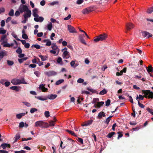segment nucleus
Returning a JSON list of instances; mask_svg holds the SVG:
<instances>
[{
	"mask_svg": "<svg viewBox=\"0 0 153 153\" xmlns=\"http://www.w3.org/2000/svg\"><path fill=\"white\" fill-rule=\"evenodd\" d=\"M107 38V34L105 33H103L95 37L94 38V41L95 42H97L99 41L105 40Z\"/></svg>",
	"mask_w": 153,
	"mask_h": 153,
	"instance_id": "f257e3e1",
	"label": "nucleus"
},
{
	"mask_svg": "<svg viewBox=\"0 0 153 153\" xmlns=\"http://www.w3.org/2000/svg\"><path fill=\"white\" fill-rule=\"evenodd\" d=\"M11 82L14 85H18L20 84H26L24 79H13L11 81Z\"/></svg>",
	"mask_w": 153,
	"mask_h": 153,
	"instance_id": "f03ea898",
	"label": "nucleus"
},
{
	"mask_svg": "<svg viewBox=\"0 0 153 153\" xmlns=\"http://www.w3.org/2000/svg\"><path fill=\"white\" fill-rule=\"evenodd\" d=\"M142 92L144 94V97L146 98L153 99V92L149 90H143Z\"/></svg>",
	"mask_w": 153,
	"mask_h": 153,
	"instance_id": "7ed1b4c3",
	"label": "nucleus"
},
{
	"mask_svg": "<svg viewBox=\"0 0 153 153\" xmlns=\"http://www.w3.org/2000/svg\"><path fill=\"white\" fill-rule=\"evenodd\" d=\"M19 10L21 13L30 10L27 6L23 4L20 5Z\"/></svg>",
	"mask_w": 153,
	"mask_h": 153,
	"instance_id": "20e7f679",
	"label": "nucleus"
},
{
	"mask_svg": "<svg viewBox=\"0 0 153 153\" xmlns=\"http://www.w3.org/2000/svg\"><path fill=\"white\" fill-rule=\"evenodd\" d=\"M45 74L48 77L54 76L57 75V73L53 71H49L45 72Z\"/></svg>",
	"mask_w": 153,
	"mask_h": 153,
	"instance_id": "39448f33",
	"label": "nucleus"
},
{
	"mask_svg": "<svg viewBox=\"0 0 153 153\" xmlns=\"http://www.w3.org/2000/svg\"><path fill=\"white\" fill-rule=\"evenodd\" d=\"M49 126V124L42 121H39V127L41 128H48Z\"/></svg>",
	"mask_w": 153,
	"mask_h": 153,
	"instance_id": "423d86ee",
	"label": "nucleus"
},
{
	"mask_svg": "<svg viewBox=\"0 0 153 153\" xmlns=\"http://www.w3.org/2000/svg\"><path fill=\"white\" fill-rule=\"evenodd\" d=\"M68 29L69 32L71 33H76V29L72 26L70 25H68Z\"/></svg>",
	"mask_w": 153,
	"mask_h": 153,
	"instance_id": "0eeeda50",
	"label": "nucleus"
},
{
	"mask_svg": "<svg viewBox=\"0 0 153 153\" xmlns=\"http://www.w3.org/2000/svg\"><path fill=\"white\" fill-rule=\"evenodd\" d=\"M92 11V8L91 7H89L83 9L82 11V13L84 14H86L88 13L89 12Z\"/></svg>",
	"mask_w": 153,
	"mask_h": 153,
	"instance_id": "6e6552de",
	"label": "nucleus"
},
{
	"mask_svg": "<svg viewBox=\"0 0 153 153\" xmlns=\"http://www.w3.org/2000/svg\"><path fill=\"white\" fill-rule=\"evenodd\" d=\"M7 36L6 35H4L1 37L0 42H1V44L2 45L3 44L7 42V39H6Z\"/></svg>",
	"mask_w": 153,
	"mask_h": 153,
	"instance_id": "1a4fd4ad",
	"label": "nucleus"
},
{
	"mask_svg": "<svg viewBox=\"0 0 153 153\" xmlns=\"http://www.w3.org/2000/svg\"><path fill=\"white\" fill-rule=\"evenodd\" d=\"M142 35L144 37H146L147 36L148 38H149L150 37H152V34H151L149 32H147L146 31H144L142 32Z\"/></svg>",
	"mask_w": 153,
	"mask_h": 153,
	"instance_id": "9d476101",
	"label": "nucleus"
},
{
	"mask_svg": "<svg viewBox=\"0 0 153 153\" xmlns=\"http://www.w3.org/2000/svg\"><path fill=\"white\" fill-rule=\"evenodd\" d=\"M126 27L127 30H129L134 27V25L131 23H127Z\"/></svg>",
	"mask_w": 153,
	"mask_h": 153,
	"instance_id": "9b49d317",
	"label": "nucleus"
},
{
	"mask_svg": "<svg viewBox=\"0 0 153 153\" xmlns=\"http://www.w3.org/2000/svg\"><path fill=\"white\" fill-rule=\"evenodd\" d=\"M64 59H68L70 57L69 53L67 51H64L62 55Z\"/></svg>",
	"mask_w": 153,
	"mask_h": 153,
	"instance_id": "f8f14e48",
	"label": "nucleus"
},
{
	"mask_svg": "<svg viewBox=\"0 0 153 153\" xmlns=\"http://www.w3.org/2000/svg\"><path fill=\"white\" fill-rule=\"evenodd\" d=\"M84 35H82L79 36V39L81 42L85 45H87V43L85 42V41L84 39Z\"/></svg>",
	"mask_w": 153,
	"mask_h": 153,
	"instance_id": "ddd939ff",
	"label": "nucleus"
},
{
	"mask_svg": "<svg viewBox=\"0 0 153 153\" xmlns=\"http://www.w3.org/2000/svg\"><path fill=\"white\" fill-rule=\"evenodd\" d=\"M39 89L41 90L42 91L44 92H46L48 90V88H45L44 85L43 84L40 85Z\"/></svg>",
	"mask_w": 153,
	"mask_h": 153,
	"instance_id": "4468645a",
	"label": "nucleus"
},
{
	"mask_svg": "<svg viewBox=\"0 0 153 153\" xmlns=\"http://www.w3.org/2000/svg\"><path fill=\"white\" fill-rule=\"evenodd\" d=\"M26 12L27 13H25L24 15V16L25 19H27L28 17H30L31 14V11L30 10Z\"/></svg>",
	"mask_w": 153,
	"mask_h": 153,
	"instance_id": "2eb2a0df",
	"label": "nucleus"
},
{
	"mask_svg": "<svg viewBox=\"0 0 153 153\" xmlns=\"http://www.w3.org/2000/svg\"><path fill=\"white\" fill-rule=\"evenodd\" d=\"M105 113L103 111H101L100 112L98 116H97V118L98 119H100L102 117H105Z\"/></svg>",
	"mask_w": 153,
	"mask_h": 153,
	"instance_id": "dca6fc26",
	"label": "nucleus"
},
{
	"mask_svg": "<svg viewBox=\"0 0 153 153\" xmlns=\"http://www.w3.org/2000/svg\"><path fill=\"white\" fill-rule=\"evenodd\" d=\"M1 147L3 149H6V148H10V144H8L6 143H2L1 145Z\"/></svg>",
	"mask_w": 153,
	"mask_h": 153,
	"instance_id": "f3484780",
	"label": "nucleus"
},
{
	"mask_svg": "<svg viewBox=\"0 0 153 153\" xmlns=\"http://www.w3.org/2000/svg\"><path fill=\"white\" fill-rule=\"evenodd\" d=\"M57 95L56 94H51L47 96L48 99L53 100L56 97Z\"/></svg>",
	"mask_w": 153,
	"mask_h": 153,
	"instance_id": "a211bd4d",
	"label": "nucleus"
},
{
	"mask_svg": "<svg viewBox=\"0 0 153 153\" xmlns=\"http://www.w3.org/2000/svg\"><path fill=\"white\" fill-rule=\"evenodd\" d=\"M146 68L147 71L149 73H153V68L152 66V65H150L148 66L147 67H146Z\"/></svg>",
	"mask_w": 153,
	"mask_h": 153,
	"instance_id": "6ab92c4d",
	"label": "nucleus"
},
{
	"mask_svg": "<svg viewBox=\"0 0 153 153\" xmlns=\"http://www.w3.org/2000/svg\"><path fill=\"white\" fill-rule=\"evenodd\" d=\"M7 52L5 51H1L0 52V56L2 58L4 56L7 55Z\"/></svg>",
	"mask_w": 153,
	"mask_h": 153,
	"instance_id": "aec40b11",
	"label": "nucleus"
},
{
	"mask_svg": "<svg viewBox=\"0 0 153 153\" xmlns=\"http://www.w3.org/2000/svg\"><path fill=\"white\" fill-rule=\"evenodd\" d=\"M56 121V118L54 117L53 119V120H51L49 122V126H54L55 125V122Z\"/></svg>",
	"mask_w": 153,
	"mask_h": 153,
	"instance_id": "412c9836",
	"label": "nucleus"
},
{
	"mask_svg": "<svg viewBox=\"0 0 153 153\" xmlns=\"http://www.w3.org/2000/svg\"><path fill=\"white\" fill-rule=\"evenodd\" d=\"M43 42H46V45L47 46H50L51 45V42L50 40V39H45L43 40Z\"/></svg>",
	"mask_w": 153,
	"mask_h": 153,
	"instance_id": "4be33fe9",
	"label": "nucleus"
},
{
	"mask_svg": "<svg viewBox=\"0 0 153 153\" xmlns=\"http://www.w3.org/2000/svg\"><path fill=\"white\" fill-rule=\"evenodd\" d=\"M47 96H39V100L44 101L48 99Z\"/></svg>",
	"mask_w": 153,
	"mask_h": 153,
	"instance_id": "5701e85b",
	"label": "nucleus"
},
{
	"mask_svg": "<svg viewBox=\"0 0 153 153\" xmlns=\"http://www.w3.org/2000/svg\"><path fill=\"white\" fill-rule=\"evenodd\" d=\"M37 12V9L36 8H35L33 10V15L35 17H36L38 16V15L36 13Z\"/></svg>",
	"mask_w": 153,
	"mask_h": 153,
	"instance_id": "b1692460",
	"label": "nucleus"
},
{
	"mask_svg": "<svg viewBox=\"0 0 153 153\" xmlns=\"http://www.w3.org/2000/svg\"><path fill=\"white\" fill-rule=\"evenodd\" d=\"M65 131L67 132H68L69 134H71V135L75 137L76 136L75 134L73 131L69 130L68 129H66Z\"/></svg>",
	"mask_w": 153,
	"mask_h": 153,
	"instance_id": "393cba45",
	"label": "nucleus"
},
{
	"mask_svg": "<svg viewBox=\"0 0 153 153\" xmlns=\"http://www.w3.org/2000/svg\"><path fill=\"white\" fill-rule=\"evenodd\" d=\"M20 138V136L19 134H17L15 136V137H14V142H16Z\"/></svg>",
	"mask_w": 153,
	"mask_h": 153,
	"instance_id": "a878e982",
	"label": "nucleus"
},
{
	"mask_svg": "<svg viewBox=\"0 0 153 153\" xmlns=\"http://www.w3.org/2000/svg\"><path fill=\"white\" fill-rule=\"evenodd\" d=\"M25 114V113H21L20 114H19L16 115V117L17 118L20 119L22 117L24 116Z\"/></svg>",
	"mask_w": 153,
	"mask_h": 153,
	"instance_id": "bb28decb",
	"label": "nucleus"
},
{
	"mask_svg": "<svg viewBox=\"0 0 153 153\" xmlns=\"http://www.w3.org/2000/svg\"><path fill=\"white\" fill-rule=\"evenodd\" d=\"M113 115L110 116L108 117L105 121V123L108 124L111 120V118L113 117Z\"/></svg>",
	"mask_w": 153,
	"mask_h": 153,
	"instance_id": "cd10ccee",
	"label": "nucleus"
},
{
	"mask_svg": "<svg viewBox=\"0 0 153 153\" xmlns=\"http://www.w3.org/2000/svg\"><path fill=\"white\" fill-rule=\"evenodd\" d=\"M107 93V91L104 88L103 90L100 91L99 94L101 95H103L106 94Z\"/></svg>",
	"mask_w": 153,
	"mask_h": 153,
	"instance_id": "c85d7f7f",
	"label": "nucleus"
},
{
	"mask_svg": "<svg viewBox=\"0 0 153 153\" xmlns=\"http://www.w3.org/2000/svg\"><path fill=\"white\" fill-rule=\"evenodd\" d=\"M104 102L103 101L99 102H97V106L98 108H100L101 106H102L104 104Z\"/></svg>",
	"mask_w": 153,
	"mask_h": 153,
	"instance_id": "c756f323",
	"label": "nucleus"
},
{
	"mask_svg": "<svg viewBox=\"0 0 153 153\" xmlns=\"http://www.w3.org/2000/svg\"><path fill=\"white\" fill-rule=\"evenodd\" d=\"M3 46L4 47H8L9 48H10V47H11V46H13V45L14 44L13 43H11L10 44H9L8 43H6L5 44H3Z\"/></svg>",
	"mask_w": 153,
	"mask_h": 153,
	"instance_id": "7c9ffc66",
	"label": "nucleus"
},
{
	"mask_svg": "<svg viewBox=\"0 0 153 153\" xmlns=\"http://www.w3.org/2000/svg\"><path fill=\"white\" fill-rule=\"evenodd\" d=\"M6 32V30H4L2 27H0V34H4Z\"/></svg>",
	"mask_w": 153,
	"mask_h": 153,
	"instance_id": "2f4dec72",
	"label": "nucleus"
},
{
	"mask_svg": "<svg viewBox=\"0 0 153 153\" xmlns=\"http://www.w3.org/2000/svg\"><path fill=\"white\" fill-rule=\"evenodd\" d=\"M51 48L53 50H56L58 49V47L56 46L55 44L53 43L52 45Z\"/></svg>",
	"mask_w": 153,
	"mask_h": 153,
	"instance_id": "473e14b6",
	"label": "nucleus"
},
{
	"mask_svg": "<svg viewBox=\"0 0 153 153\" xmlns=\"http://www.w3.org/2000/svg\"><path fill=\"white\" fill-rule=\"evenodd\" d=\"M115 134L114 132H111L108 133L107 137L108 138H111Z\"/></svg>",
	"mask_w": 153,
	"mask_h": 153,
	"instance_id": "72a5a7b5",
	"label": "nucleus"
},
{
	"mask_svg": "<svg viewBox=\"0 0 153 153\" xmlns=\"http://www.w3.org/2000/svg\"><path fill=\"white\" fill-rule=\"evenodd\" d=\"M27 57H26L23 58L22 59H19L18 61L20 63H21L22 62H23V61L26 60L27 59Z\"/></svg>",
	"mask_w": 153,
	"mask_h": 153,
	"instance_id": "f704fd0d",
	"label": "nucleus"
},
{
	"mask_svg": "<svg viewBox=\"0 0 153 153\" xmlns=\"http://www.w3.org/2000/svg\"><path fill=\"white\" fill-rule=\"evenodd\" d=\"M7 63L9 66H12L14 64V62L13 61L8 60H7Z\"/></svg>",
	"mask_w": 153,
	"mask_h": 153,
	"instance_id": "c9c22d12",
	"label": "nucleus"
},
{
	"mask_svg": "<svg viewBox=\"0 0 153 153\" xmlns=\"http://www.w3.org/2000/svg\"><path fill=\"white\" fill-rule=\"evenodd\" d=\"M10 88L13 90H15L16 91H19V89L18 87L16 86H14L10 87Z\"/></svg>",
	"mask_w": 153,
	"mask_h": 153,
	"instance_id": "e433bc0d",
	"label": "nucleus"
},
{
	"mask_svg": "<svg viewBox=\"0 0 153 153\" xmlns=\"http://www.w3.org/2000/svg\"><path fill=\"white\" fill-rule=\"evenodd\" d=\"M52 24L51 22H50L49 24L48 25L47 28L50 31L52 29Z\"/></svg>",
	"mask_w": 153,
	"mask_h": 153,
	"instance_id": "4c0bfd02",
	"label": "nucleus"
},
{
	"mask_svg": "<svg viewBox=\"0 0 153 153\" xmlns=\"http://www.w3.org/2000/svg\"><path fill=\"white\" fill-rule=\"evenodd\" d=\"M144 97H145L144 95L143 96L142 95L140 94L139 95V96H138L137 95V96L136 97V100H137L138 99H139V100H143Z\"/></svg>",
	"mask_w": 153,
	"mask_h": 153,
	"instance_id": "58836bf2",
	"label": "nucleus"
},
{
	"mask_svg": "<svg viewBox=\"0 0 153 153\" xmlns=\"http://www.w3.org/2000/svg\"><path fill=\"white\" fill-rule=\"evenodd\" d=\"M64 81V80L63 79H59L55 83V84L56 85H58L62 83Z\"/></svg>",
	"mask_w": 153,
	"mask_h": 153,
	"instance_id": "ea45409f",
	"label": "nucleus"
},
{
	"mask_svg": "<svg viewBox=\"0 0 153 153\" xmlns=\"http://www.w3.org/2000/svg\"><path fill=\"white\" fill-rule=\"evenodd\" d=\"M87 90L89 91L92 92L93 93H96L97 92V91L96 90L93 89L92 88H87Z\"/></svg>",
	"mask_w": 153,
	"mask_h": 153,
	"instance_id": "a19ab883",
	"label": "nucleus"
},
{
	"mask_svg": "<svg viewBox=\"0 0 153 153\" xmlns=\"http://www.w3.org/2000/svg\"><path fill=\"white\" fill-rule=\"evenodd\" d=\"M16 52L18 54H20L22 52V50L20 47H19L16 51Z\"/></svg>",
	"mask_w": 153,
	"mask_h": 153,
	"instance_id": "79ce46f5",
	"label": "nucleus"
},
{
	"mask_svg": "<svg viewBox=\"0 0 153 153\" xmlns=\"http://www.w3.org/2000/svg\"><path fill=\"white\" fill-rule=\"evenodd\" d=\"M77 140L80 143H81L82 144H83V140L82 139L80 138V137H78L77 139Z\"/></svg>",
	"mask_w": 153,
	"mask_h": 153,
	"instance_id": "37998d69",
	"label": "nucleus"
},
{
	"mask_svg": "<svg viewBox=\"0 0 153 153\" xmlns=\"http://www.w3.org/2000/svg\"><path fill=\"white\" fill-rule=\"evenodd\" d=\"M14 10L12 9L9 13L8 15L10 16H13L14 15Z\"/></svg>",
	"mask_w": 153,
	"mask_h": 153,
	"instance_id": "c03bdc74",
	"label": "nucleus"
},
{
	"mask_svg": "<svg viewBox=\"0 0 153 153\" xmlns=\"http://www.w3.org/2000/svg\"><path fill=\"white\" fill-rule=\"evenodd\" d=\"M39 57L41 58V60L42 61H45L46 60V57L45 56L42 55H39Z\"/></svg>",
	"mask_w": 153,
	"mask_h": 153,
	"instance_id": "a18cd8bd",
	"label": "nucleus"
},
{
	"mask_svg": "<svg viewBox=\"0 0 153 153\" xmlns=\"http://www.w3.org/2000/svg\"><path fill=\"white\" fill-rule=\"evenodd\" d=\"M117 134H118V136L117 138V139H119L121 137L123 136L122 132L119 131L117 132Z\"/></svg>",
	"mask_w": 153,
	"mask_h": 153,
	"instance_id": "49530a36",
	"label": "nucleus"
},
{
	"mask_svg": "<svg viewBox=\"0 0 153 153\" xmlns=\"http://www.w3.org/2000/svg\"><path fill=\"white\" fill-rule=\"evenodd\" d=\"M59 2L58 1H55L52 2L51 3H50V4L51 5H53L55 4L58 5L59 4Z\"/></svg>",
	"mask_w": 153,
	"mask_h": 153,
	"instance_id": "de8ad7c7",
	"label": "nucleus"
},
{
	"mask_svg": "<svg viewBox=\"0 0 153 153\" xmlns=\"http://www.w3.org/2000/svg\"><path fill=\"white\" fill-rule=\"evenodd\" d=\"M153 12V8L152 7L149 8L147 11V12L148 13H151Z\"/></svg>",
	"mask_w": 153,
	"mask_h": 153,
	"instance_id": "09e8293b",
	"label": "nucleus"
},
{
	"mask_svg": "<svg viewBox=\"0 0 153 153\" xmlns=\"http://www.w3.org/2000/svg\"><path fill=\"white\" fill-rule=\"evenodd\" d=\"M111 100L110 99H108L105 102V106H108L110 105Z\"/></svg>",
	"mask_w": 153,
	"mask_h": 153,
	"instance_id": "8fccbe9b",
	"label": "nucleus"
},
{
	"mask_svg": "<svg viewBox=\"0 0 153 153\" xmlns=\"http://www.w3.org/2000/svg\"><path fill=\"white\" fill-rule=\"evenodd\" d=\"M45 115L46 117H48L50 116L49 112L48 111H46L45 112Z\"/></svg>",
	"mask_w": 153,
	"mask_h": 153,
	"instance_id": "3c124183",
	"label": "nucleus"
},
{
	"mask_svg": "<svg viewBox=\"0 0 153 153\" xmlns=\"http://www.w3.org/2000/svg\"><path fill=\"white\" fill-rule=\"evenodd\" d=\"M37 109L34 108H31L30 110V112L32 113H33L35 111H37Z\"/></svg>",
	"mask_w": 153,
	"mask_h": 153,
	"instance_id": "603ef678",
	"label": "nucleus"
},
{
	"mask_svg": "<svg viewBox=\"0 0 153 153\" xmlns=\"http://www.w3.org/2000/svg\"><path fill=\"white\" fill-rule=\"evenodd\" d=\"M99 101V99L98 98H94L93 100L92 103H95Z\"/></svg>",
	"mask_w": 153,
	"mask_h": 153,
	"instance_id": "864d4df0",
	"label": "nucleus"
},
{
	"mask_svg": "<svg viewBox=\"0 0 153 153\" xmlns=\"http://www.w3.org/2000/svg\"><path fill=\"white\" fill-rule=\"evenodd\" d=\"M22 38L25 39H28L27 35L26 34H23L22 36Z\"/></svg>",
	"mask_w": 153,
	"mask_h": 153,
	"instance_id": "5fc2aeb1",
	"label": "nucleus"
},
{
	"mask_svg": "<svg viewBox=\"0 0 153 153\" xmlns=\"http://www.w3.org/2000/svg\"><path fill=\"white\" fill-rule=\"evenodd\" d=\"M23 103L27 107H30L31 106V104L29 102H23Z\"/></svg>",
	"mask_w": 153,
	"mask_h": 153,
	"instance_id": "6e6d98bb",
	"label": "nucleus"
},
{
	"mask_svg": "<svg viewBox=\"0 0 153 153\" xmlns=\"http://www.w3.org/2000/svg\"><path fill=\"white\" fill-rule=\"evenodd\" d=\"M84 79H82L80 78H79L77 80V82L79 83H82L84 82Z\"/></svg>",
	"mask_w": 153,
	"mask_h": 153,
	"instance_id": "4d7b16f0",
	"label": "nucleus"
},
{
	"mask_svg": "<svg viewBox=\"0 0 153 153\" xmlns=\"http://www.w3.org/2000/svg\"><path fill=\"white\" fill-rule=\"evenodd\" d=\"M24 126V123L23 122H21L19 123V128H22Z\"/></svg>",
	"mask_w": 153,
	"mask_h": 153,
	"instance_id": "13d9d810",
	"label": "nucleus"
},
{
	"mask_svg": "<svg viewBox=\"0 0 153 153\" xmlns=\"http://www.w3.org/2000/svg\"><path fill=\"white\" fill-rule=\"evenodd\" d=\"M142 76L141 74H139V75H135L134 77L135 79H140L141 77Z\"/></svg>",
	"mask_w": 153,
	"mask_h": 153,
	"instance_id": "bf43d9fd",
	"label": "nucleus"
},
{
	"mask_svg": "<svg viewBox=\"0 0 153 153\" xmlns=\"http://www.w3.org/2000/svg\"><path fill=\"white\" fill-rule=\"evenodd\" d=\"M71 15L70 14H69L67 17H66L64 18V20H68L71 18Z\"/></svg>",
	"mask_w": 153,
	"mask_h": 153,
	"instance_id": "052dcab7",
	"label": "nucleus"
},
{
	"mask_svg": "<svg viewBox=\"0 0 153 153\" xmlns=\"http://www.w3.org/2000/svg\"><path fill=\"white\" fill-rule=\"evenodd\" d=\"M84 1L83 0H77L76 2V3L78 4H81Z\"/></svg>",
	"mask_w": 153,
	"mask_h": 153,
	"instance_id": "680f3d73",
	"label": "nucleus"
},
{
	"mask_svg": "<svg viewBox=\"0 0 153 153\" xmlns=\"http://www.w3.org/2000/svg\"><path fill=\"white\" fill-rule=\"evenodd\" d=\"M26 152L25 151L22 150L20 151H15L14 152L15 153H25Z\"/></svg>",
	"mask_w": 153,
	"mask_h": 153,
	"instance_id": "e2e57ef3",
	"label": "nucleus"
},
{
	"mask_svg": "<svg viewBox=\"0 0 153 153\" xmlns=\"http://www.w3.org/2000/svg\"><path fill=\"white\" fill-rule=\"evenodd\" d=\"M138 104L139 107H140L142 108H144V105L141 103L139 101H138Z\"/></svg>",
	"mask_w": 153,
	"mask_h": 153,
	"instance_id": "0e129e2a",
	"label": "nucleus"
},
{
	"mask_svg": "<svg viewBox=\"0 0 153 153\" xmlns=\"http://www.w3.org/2000/svg\"><path fill=\"white\" fill-rule=\"evenodd\" d=\"M57 62L58 63H60L61 62H62V59L61 57H59L58 58Z\"/></svg>",
	"mask_w": 153,
	"mask_h": 153,
	"instance_id": "69168bd1",
	"label": "nucleus"
},
{
	"mask_svg": "<svg viewBox=\"0 0 153 153\" xmlns=\"http://www.w3.org/2000/svg\"><path fill=\"white\" fill-rule=\"evenodd\" d=\"M5 10L4 7L0 8V14L1 13H4L5 12Z\"/></svg>",
	"mask_w": 153,
	"mask_h": 153,
	"instance_id": "338daca9",
	"label": "nucleus"
},
{
	"mask_svg": "<svg viewBox=\"0 0 153 153\" xmlns=\"http://www.w3.org/2000/svg\"><path fill=\"white\" fill-rule=\"evenodd\" d=\"M1 27H3L5 25V21L4 20H2L1 22Z\"/></svg>",
	"mask_w": 153,
	"mask_h": 153,
	"instance_id": "774afa93",
	"label": "nucleus"
}]
</instances>
